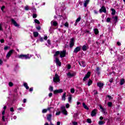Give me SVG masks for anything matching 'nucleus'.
<instances>
[{"label":"nucleus","instance_id":"nucleus-1","mask_svg":"<svg viewBox=\"0 0 125 125\" xmlns=\"http://www.w3.org/2000/svg\"><path fill=\"white\" fill-rule=\"evenodd\" d=\"M53 82L54 83H59L60 82V77L58 74H56L55 75V77L53 78Z\"/></svg>","mask_w":125,"mask_h":125},{"label":"nucleus","instance_id":"nucleus-2","mask_svg":"<svg viewBox=\"0 0 125 125\" xmlns=\"http://www.w3.org/2000/svg\"><path fill=\"white\" fill-rule=\"evenodd\" d=\"M61 111L63 115H65V116H67L68 115V112H67V110H66V107L64 106H62L61 107Z\"/></svg>","mask_w":125,"mask_h":125},{"label":"nucleus","instance_id":"nucleus-3","mask_svg":"<svg viewBox=\"0 0 125 125\" xmlns=\"http://www.w3.org/2000/svg\"><path fill=\"white\" fill-rule=\"evenodd\" d=\"M19 58H25V59H30V56L29 54L27 55H20L19 56Z\"/></svg>","mask_w":125,"mask_h":125},{"label":"nucleus","instance_id":"nucleus-4","mask_svg":"<svg viewBox=\"0 0 125 125\" xmlns=\"http://www.w3.org/2000/svg\"><path fill=\"white\" fill-rule=\"evenodd\" d=\"M14 51V50L12 49V50H10V51L8 52V53L7 54V55L6 56V58L8 59V58H9L11 56V55L13 53Z\"/></svg>","mask_w":125,"mask_h":125},{"label":"nucleus","instance_id":"nucleus-5","mask_svg":"<svg viewBox=\"0 0 125 125\" xmlns=\"http://www.w3.org/2000/svg\"><path fill=\"white\" fill-rule=\"evenodd\" d=\"M90 74L91 72L89 71L87 73V74L85 75V76L83 79V81H84V82H85V81H86V80H87V79H88V78L90 77Z\"/></svg>","mask_w":125,"mask_h":125},{"label":"nucleus","instance_id":"nucleus-6","mask_svg":"<svg viewBox=\"0 0 125 125\" xmlns=\"http://www.w3.org/2000/svg\"><path fill=\"white\" fill-rule=\"evenodd\" d=\"M60 57L63 58L66 56V51L63 50L62 51L60 52Z\"/></svg>","mask_w":125,"mask_h":125},{"label":"nucleus","instance_id":"nucleus-7","mask_svg":"<svg viewBox=\"0 0 125 125\" xmlns=\"http://www.w3.org/2000/svg\"><path fill=\"white\" fill-rule=\"evenodd\" d=\"M98 111V110L97 109H94L93 110H92L91 113V117H94V116H96V114H97Z\"/></svg>","mask_w":125,"mask_h":125},{"label":"nucleus","instance_id":"nucleus-8","mask_svg":"<svg viewBox=\"0 0 125 125\" xmlns=\"http://www.w3.org/2000/svg\"><path fill=\"white\" fill-rule=\"evenodd\" d=\"M11 21L12 24H13V25H14L15 27H19V24H18L17 22H16V21L14 20V19H11Z\"/></svg>","mask_w":125,"mask_h":125},{"label":"nucleus","instance_id":"nucleus-9","mask_svg":"<svg viewBox=\"0 0 125 125\" xmlns=\"http://www.w3.org/2000/svg\"><path fill=\"white\" fill-rule=\"evenodd\" d=\"M100 13H102V12H104V13H106L107 11H106V8L105 7L103 6L101 7V8L100 9Z\"/></svg>","mask_w":125,"mask_h":125},{"label":"nucleus","instance_id":"nucleus-10","mask_svg":"<svg viewBox=\"0 0 125 125\" xmlns=\"http://www.w3.org/2000/svg\"><path fill=\"white\" fill-rule=\"evenodd\" d=\"M75 44V42H74V38H72L70 39V47H73Z\"/></svg>","mask_w":125,"mask_h":125},{"label":"nucleus","instance_id":"nucleus-11","mask_svg":"<svg viewBox=\"0 0 125 125\" xmlns=\"http://www.w3.org/2000/svg\"><path fill=\"white\" fill-rule=\"evenodd\" d=\"M62 91H63V89H62L55 90V91H54V93L55 94H57V93H62Z\"/></svg>","mask_w":125,"mask_h":125},{"label":"nucleus","instance_id":"nucleus-12","mask_svg":"<svg viewBox=\"0 0 125 125\" xmlns=\"http://www.w3.org/2000/svg\"><path fill=\"white\" fill-rule=\"evenodd\" d=\"M99 106L100 107V109H102V112H103L104 114H107V112H106V108H104L101 104L99 105Z\"/></svg>","mask_w":125,"mask_h":125},{"label":"nucleus","instance_id":"nucleus-13","mask_svg":"<svg viewBox=\"0 0 125 125\" xmlns=\"http://www.w3.org/2000/svg\"><path fill=\"white\" fill-rule=\"evenodd\" d=\"M56 63L57 65H58V66H61V62L59 61L58 58H56Z\"/></svg>","mask_w":125,"mask_h":125},{"label":"nucleus","instance_id":"nucleus-14","mask_svg":"<svg viewBox=\"0 0 125 125\" xmlns=\"http://www.w3.org/2000/svg\"><path fill=\"white\" fill-rule=\"evenodd\" d=\"M81 50V47H77L74 50L73 52L74 53H78L79 51Z\"/></svg>","mask_w":125,"mask_h":125},{"label":"nucleus","instance_id":"nucleus-15","mask_svg":"<svg viewBox=\"0 0 125 125\" xmlns=\"http://www.w3.org/2000/svg\"><path fill=\"white\" fill-rule=\"evenodd\" d=\"M51 118H52V115L51 114L47 115V120L49 122H51Z\"/></svg>","mask_w":125,"mask_h":125},{"label":"nucleus","instance_id":"nucleus-16","mask_svg":"<svg viewBox=\"0 0 125 125\" xmlns=\"http://www.w3.org/2000/svg\"><path fill=\"white\" fill-rule=\"evenodd\" d=\"M97 86L100 87V88H102L103 86H104V83H97Z\"/></svg>","mask_w":125,"mask_h":125},{"label":"nucleus","instance_id":"nucleus-17","mask_svg":"<svg viewBox=\"0 0 125 125\" xmlns=\"http://www.w3.org/2000/svg\"><path fill=\"white\" fill-rule=\"evenodd\" d=\"M79 64L82 67H85V62H79Z\"/></svg>","mask_w":125,"mask_h":125},{"label":"nucleus","instance_id":"nucleus-18","mask_svg":"<svg viewBox=\"0 0 125 125\" xmlns=\"http://www.w3.org/2000/svg\"><path fill=\"white\" fill-rule=\"evenodd\" d=\"M50 109H51V107H49V108H47V109H43L42 110V113H46L47 112V111L50 110Z\"/></svg>","mask_w":125,"mask_h":125},{"label":"nucleus","instance_id":"nucleus-19","mask_svg":"<svg viewBox=\"0 0 125 125\" xmlns=\"http://www.w3.org/2000/svg\"><path fill=\"white\" fill-rule=\"evenodd\" d=\"M89 2V0H85L84 3V6L85 7H86V6H87V4H88Z\"/></svg>","mask_w":125,"mask_h":125},{"label":"nucleus","instance_id":"nucleus-20","mask_svg":"<svg viewBox=\"0 0 125 125\" xmlns=\"http://www.w3.org/2000/svg\"><path fill=\"white\" fill-rule=\"evenodd\" d=\"M94 31L95 35H98V33H99V31H98V29L95 28L94 29Z\"/></svg>","mask_w":125,"mask_h":125},{"label":"nucleus","instance_id":"nucleus-21","mask_svg":"<svg viewBox=\"0 0 125 125\" xmlns=\"http://www.w3.org/2000/svg\"><path fill=\"white\" fill-rule=\"evenodd\" d=\"M67 76H68V77H70V78H72V77H74L75 75L74 74V73L71 74V73L68 72L67 73Z\"/></svg>","mask_w":125,"mask_h":125},{"label":"nucleus","instance_id":"nucleus-22","mask_svg":"<svg viewBox=\"0 0 125 125\" xmlns=\"http://www.w3.org/2000/svg\"><path fill=\"white\" fill-rule=\"evenodd\" d=\"M34 37L37 38L39 36V33L38 32H34L33 33Z\"/></svg>","mask_w":125,"mask_h":125},{"label":"nucleus","instance_id":"nucleus-23","mask_svg":"<svg viewBox=\"0 0 125 125\" xmlns=\"http://www.w3.org/2000/svg\"><path fill=\"white\" fill-rule=\"evenodd\" d=\"M23 86L25 87L26 89H29V86H28V84L27 83H24Z\"/></svg>","mask_w":125,"mask_h":125},{"label":"nucleus","instance_id":"nucleus-24","mask_svg":"<svg viewBox=\"0 0 125 125\" xmlns=\"http://www.w3.org/2000/svg\"><path fill=\"white\" fill-rule=\"evenodd\" d=\"M113 19L114 20L115 23H117V22H118V16H115L114 17H113Z\"/></svg>","mask_w":125,"mask_h":125},{"label":"nucleus","instance_id":"nucleus-25","mask_svg":"<svg viewBox=\"0 0 125 125\" xmlns=\"http://www.w3.org/2000/svg\"><path fill=\"white\" fill-rule=\"evenodd\" d=\"M83 107L84 108V109H86V110H88V107L87 105H85V103H83Z\"/></svg>","mask_w":125,"mask_h":125},{"label":"nucleus","instance_id":"nucleus-26","mask_svg":"<svg viewBox=\"0 0 125 125\" xmlns=\"http://www.w3.org/2000/svg\"><path fill=\"white\" fill-rule=\"evenodd\" d=\"M104 124H105V122L102 121H99V123H98V125H104Z\"/></svg>","mask_w":125,"mask_h":125},{"label":"nucleus","instance_id":"nucleus-27","mask_svg":"<svg viewBox=\"0 0 125 125\" xmlns=\"http://www.w3.org/2000/svg\"><path fill=\"white\" fill-rule=\"evenodd\" d=\"M68 102L71 103V101H72V95H69L68 96Z\"/></svg>","mask_w":125,"mask_h":125},{"label":"nucleus","instance_id":"nucleus-28","mask_svg":"<svg viewBox=\"0 0 125 125\" xmlns=\"http://www.w3.org/2000/svg\"><path fill=\"white\" fill-rule=\"evenodd\" d=\"M78 116H79V113H76L74 114L73 116V118L74 119H77V118H78Z\"/></svg>","mask_w":125,"mask_h":125},{"label":"nucleus","instance_id":"nucleus-29","mask_svg":"<svg viewBox=\"0 0 125 125\" xmlns=\"http://www.w3.org/2000/svg\"><path fill=\"white\" fill-rule=\"evenodd\" d=\"M60 54V51H57L56 52L55 54L54 55V56H58Z\"/></svg>","mask_w":125,"mask_h":125},{"label":"nucleus","instance_id":"nucleus-30","mask_svg":"<svg viewBox=\"0 0 125 125\" xmlns=\"http://www.w3.org/2000/svg\"><path fill=\"white\" fill-rule=\"evenodd\" d=\"M111 14L112 15H115V14H116V10L114 9H111Z\"/></svg>","mask_w":125,"mask_h":125},{"label":"nucleus","instance_id":"nucleus-31","mask_svg":"<svg viewBox=\"0 0 125 125\" xmlns=\"http://www.w3.org/2000/svg\"><path fill=\"white\" fill-rule=\"evenodd\" d=\"M125 83V79H121L120 81V84L121 85H123Z\"/></svg>","mask_w":125,"mask_h":125},{"label":"nucleus","instance_id":"nucleus-32","mask_svg":"<svg viewBox=\"0 0 125 125\" xmlns=\"http://www.w3.org/2000/svg\"><path fill=\"white\" fill-rule=\"evenodd\" d=\"M82 49L83 51H86V46L85 45H84L82 47Z\"/></svg>","mask_w":125,"mask_h":125},{"label":"nucleus","instance_id":"nucleus-33","mask_svg":"<svg viewBox=\"0 0 125 125\" xmlns=\"http://www.w3.org/2000/svg\"><path fill=\"white\" fill-rule=\"evenodd\" d=\"M92 84V81L91 80L89 79L88 82V85L89 86V85H91Z\"/></svg>","mask_w":125,"mask_h":125},{"label":"nucleus","instance_id":"nucleus-34","mask_svg":"<svg viewBox=\"0 0 125 125\" xmlns=\"http://www.w3.org/2000/svg\"><path fill=\"white\" fill-rule=\"evenodd\" d=\"M100 68H99V67H97V69H96V72L97 73V74H98V75H99L100 74Z\"/></svg>","mask_w":125,"mask_h":125},{"label":"nucleus","instance_id":"nucleus-35","mask_svg":"<svg viewBox=\"0 0 125 125\" xmlns=\"http://www.w3.org/2000/svg\"><path fill=\"white\" fill-rule=\"evenodd\" d=\"M62 100H63V101H65L66 100V95L63 94L62 97Z\"/></svg>","mask_w":125,"mask_h":125},{"label":"nucleus","instance_id":"nucleus-36","mask_svg":"<svg viewBox=\"0 0 125 125\" xmlns=\"http://www.w3.org/2000/svg\"><path fill=\"white\" fill-rule=\"evenodd\" d=\"M53 22V26H57V22H56V21H51V23H52Z\"/></svg>","mask_w":125,"mask_h":125},{"label":"nucleus","instance_id":"nucleus-37","mask_svg":"<svg viewBox=\"0 0 125 125\" xmlns=\"http://www.w3.org/2000/svg\"><path fill=\"white\" fill-rule=\"evenodd\" d=\"M109 82L110 83H113V82H114V78H112L111 79H109Z\"/></svg>","mask_w":125,"mask_h":125},{"label":"nucleus","instance_id":"nucleus-38","mask_svg":"<svg viewBox=\"0 0 125 125\" xmlns=\"http://www.w3.org/2000/svg\"><path fill=\"white\" fill-rule=\"evenodd\" d=\"M81 17H79L76 21V23H77V22H80L81 21Z\"/></svg>","mask_w":125,"mask_h":125},{"label":"nucleus","instance_id":"nucleus-39","mask_svg":"<svg viewBox=\"0 0 125 125\" xmlns=\"http://www.w3.org/2000/svg\"><path fill=\"white\" fill-rule=\"evenodd\" d=\"M106 97H108L109 100H112V99H113V98L110 95L106 96Z\"/></svg>","mask_w":125,"mask_h":125},{"label":"nucleus","instance_id":"nucleus-40","mask_svg":"<svg viewBox=\"0 0 125 125\" xmlns=\"http://www.w3.org/2000/svg\"><path fill=\"white\" fill-rule=\"evenodd\" d=\"M35 23H36L37 24H40V21H39V20L36 19L35 20Z\"/></svg>","mask_w":125,"mask_h":125},{"label":"nucleus","instance_id":"nucleus-41","mask_svg":"<svg viewBox=\"0 0 125 125\" xmlns=\"http://www.w3.org/2000/svg\"><path fill=\"white\" fill-rule=\"evenodd\" d=\"M87 123H88V124H91V120H90V119H87Z\"/></svg>","mask_w":125,"mask_h":125},{"label":"nucleus","instance_id":"nucleus-42","mask_svg":"<svg viewBox=\"0 0 125 125\" xmlns=\"http://www.w3.org/2000/svg\"><path fill=\"white\" fill-rule=\"evenodd\" d=\"M108 106L109 107H111L112 106V103L111 102H108Z\"/></svg>","mask_w":125,"mask_h":125},{"label":"nucleus","instance_id":"nucleus-43","mask_svg":"<svg viewBox=\"0 0 125 125\" xmlns=\"http://www.w3.org/2000/svg\"><path fill=\"white\" fill-rule=\"evenodd\" d=\"M4 8H5V6H2L1 8V10L3 12V10H4Z\"/></svg>","mask_w":125,"mask_h":125},{"label":"nucleus","instance_id":"nucleus-44","mask_svg":"<svg viewBox=\"0 0 125 125\" xmlns=\"http://www.w3.org/2000/svg\"><path fill=\"white\" fill-rule=\"evenodd\" d=\"M70 91L71 93H74L75 92V89L74 88H72L71 89Z\"/></svg>","mask_w":125,"mask_h":125},{"label":"nucleus","instance_id":"nucleus-45","mask_svg":"<svg viewBox=\"0 0 125 125\" xmlns=\"http://www.w3.org/2000/svg\"><path fill=\"white\" fill-rule=\"evenodd\" d=\"M64 26L65 27H69V23L66 22L65 24H64Z\"/></svg>","mask_w":125,"mask_h":125},{"label":"nucleus","instance_id":"nucleus-46","mask_svg":"<svg viewBox=\"0 0 125 125\" xmlns=\"http://www.w3.org/2000/svg\"><path fill=\"white\" fill-rule=\"evenodd\" d=\"M111 21V19H110V18H107V19H106V22H110Z\"/></svg>","mask_w":125,"mask_h":125},{"label":"nucleus","instance_id":"nucleus-47","mask_svg":"<svg viewBox=\"0 0 125 125\" xmlns=\"http://www.w3.org/2000/svg\"><path fill=\"white\" fill-rule=\"evenodd\" d=\"M9 86H13V83L10 82L9 83Z\"/></svg>","mask_w":125,"mask_h":125},{"label":"nucleus","instance_id":"nucleus-48","mask_svg":"<svg viewBox=\"0 0 125 125\" xmlns=\"http://www.w3.org/2000/svg\"><path fill=\"white\" fill-rule=\"evenodd\" d=\"M10 111L11 112H14V109L13 108V107H11V108H10Z\"/></svg>","mask_w":125,"mask_h":125},{"label":"nucleus","instance_id":"nucleus-49","mask_svg":"<svg viewBox=\"0 0 125 125\" xmlns=\"http://www.w3.org/2000/svg\"><path fill=\"white\" fill-rule=\"evenodd\" d=\"M0 31H2V24H0Z\"/></svg>","mask_w":125,"mask_h":125},{"label":"nucleus","instance_id":"nucleus-50","mask_svg":"<svg viewBox=\"0 0 125 125\" xmlns=\"http://www.w3.org/2000/svg\"><path fill=\"white\" fill-rule=\"evenodd\" d=\"M37 14H34L33 15V18H37Z\"/></svg>","mask_w":125,"mask_h":125},{"label":"nucleus","instance_id":"nucleus-51","mask_svg":"<svg viewBox=\"0 0 125 125\" xmlns=\"http://www.w3.org/2000/svg\"><path fill=\"white\" fill-rule=\"evenodd\" d=\"M72 124L73 125H78V122H74L72 123Z\"/></svg>","mask_w":125,"mask_h":125},{"label":"nucleus","instance_id":"nucleus-52","mask_svg":"<svg viewBox=\"0 0 125 125\" xmlns=\"http://www.w3.org/2000/svg\"><path fill=\"white\" fill-rule=\"evenodd\" d=\"M49 90H51V91H52V90H53V87L52 86H50L49 87Z\"/></svg>","mask_w":125,"mask_h":125},{"label":"nucleus","instance_id":"nucleus-53","mask_svg":"<svg viewBox=\"0 0 125 125\" xmlns=\"http://www.w3.org/2000/svg\"><path fill=\"white\" fill-rule=\"evenodd\" d=\"M60 114H61V112L59 111L58 112H57V113H56V115L57 116H59V115H60Z\"/></svg>","mask_w":125,"mask_h":125},{"label":"nucleus","instance_id":"nucleus-54","mask_svg":"<svg viewBox=\"0 0 125 125\" xmlns=\"http://www.w3.org/2000/svg\"><path fill=\"white\" fill-rule=\"evenodd\" d=\"M4 50H7V49H8V46H6L4 47Z\"/></svg>","mask_w":125,"mask_h":125},{"label":"nucleus","instance_id":"nucleus-55","mask_svg":"<svg viewBox=\"0 0 125 125\" xmlns=\"http://www.w3.org/2000/svg\"><path fill=\"white\" fill-rule=\"evenodd\" d=\"M93 93H94V94H97V93H98L97 92V91L96 90H94L93 91Z\"/></svg>","mask_w":125,"mask_h":125},{"label":"nucleus","instance_id":"nucleus-56","mask_svg":"<svg viewBox=\"0 0 125 125\" xmlns=\"http://www.w3.org/2000/svg\"><path fill=\"white\" fill-rule=\"evenodd\" d=\"M65 106L66 108H68L69 107H70V104H67Z\"/></svg>","mask_w":125,"mask_h":125},{"label":"nucleus","instance_id":"nucleus-57","mask_svg":"<svg viewBox=\"0 0 125 125\" xmlns=\"http://www.w3.org/2000/svg\"><path fill=\"white\" fill-rule=\"evenodd\" d=\"M25 10H29V7L28 6H26L25 7Z\"/></svg>","mask_w":125,"mask_h":125},{"label":"nucleus","instance_id":"nucleus-58","mask_svg":"<svg viewBox=\"0 0 125 125\" xmlns=\"http://www.w3.org/2000/svg\"><path fill=\"white\" fill-rule=\"evenodd\" d=\"M2 120L3 122H5V119H4V116H3L2 117Z\"/></svg>","mask_w":125,"mask_h":125},{"label":"nucleus","instance_id":"nucleus-59","mask_svg":"<svg viewBox=\"0 0 125 125\" xmlns=\"http://www.w3.org/2000/svg\"><path fill=\"white\" fill-rule=\"evenodd\" d=\"M40 42H42L43 41V38H42V37H40Z\"/></svg>","mask_w":125,"mask_h":125},{"label":"nucleus","instance_id":"nucleus-60","mask_svg":"<svg viewBox=\"0 0 125 125\" xmlns=\"http://www.w3.org/2000/svg\"><path fill=\"white\" fill-rule=\"evenodd\" d=\"M0 42H1V43H3V42H4V40L2 39L0 41Z\"/></svg>","mask_w":125,"mask_h":125},{"label":"nucleus","instance_id":"nucleus-61","mask_svg":"<svg viewBox=\"0 0 125 125\" xmlns=\"http://www.w3.org/2000/svg\"><path fill=\"white\" fill-rule=\"evenodd\" d=\"M36 29L38 30H41V26H38L37 27H36Z\"/></svg>","mask_w":125,"mask_h":125},{"label":"nucleus","instance_id":"nucleus-62","mask_svg":"<svg viewBox=\"0 0 125 125\" xmlns=\"http://www.w3.org/2000/svg\"><path fill=\"white\" fill-rule=\"evenodd\" d=\"M44 40H45V41H46V40H47V36H44Z\"/></svg>","mask_w":125,"mask_h":125},{"label":"nucleus","instance_id":"nucleus-63","mask_svg":"<svg viewBox=\"0 0 125 125\" xmlns=\"http://www.w3.org/2000/svg\"><path fill=\"white\" fill-rule=\"evenodd\" d=\"M47 43H48V44H51L50 40H47Z\"/></svg>","mask_w":125,"mask_h":125},{"label":"nucleus","instance_id":"nucleus-64","mask_svg":"<svg viewBox=\"0 0 125 125\" xmlns=\"http://www.w3.org/2000/svg\"><path fill=\"white\" fill-rule=\"evenodd\" d=\"M57 125H60V122H57Z\"/></svg>","mask_w":125,"mask_h":125}]
</instances>
